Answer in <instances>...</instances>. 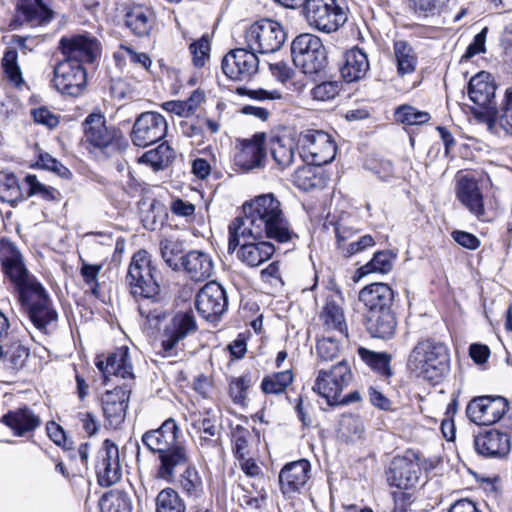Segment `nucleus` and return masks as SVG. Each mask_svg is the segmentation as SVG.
I'll return each instance as SVG.
<instances>
[{
	"mask_svg": "<svg viewBox=\"0 0 512 512\" xmlns=\"http://www.w3.org/2000/svg\"><path fill=\"white\" fill-rule=\"evenodd\" d=\"M232 247L238 236H265L279 243L296 237L285 217L280 201L273 194H263L243 205V215L231 221Z\"/></svg>",
	"mask_w": 512,
	"mask_h": 512,
	"instance_id": "1",
	"label": "nucleus"
},
{
	"mask_svg": "<svg viewBox=\"0 0 512 512\" xmlns=\"http://www.w3.org/2000/svg\"><path fill=\"white\" fill-rule=\"evenodd\" d=\"M180 430L173 418L166 419L160 427L146 431L141 438L143 445L152 453L158 454L159 478L173 481L176 469L186 466L189 456L185 446L179 442Z\"/></svg>",
	"mask_w": 512,
	"mask_h": 512,
	"instance_id": "2",
	"label": "nucleus"
},
{
	"mask_svg": "<svg viewBox=\"0 0 512 512\" xmlns=\"http://www.w3.org/2000/svg\"><path fill=\"white\" fill-rule=\"evenodd\" d=\"M448 368L447 347L432 338L418 341L407 359V369L411 374L432 383H438Z\"/></svg>",
	"mask_w": 512,
	"mask_h": 512,
	"instance_id": "3",
	"label": "nucleus"
},
{
	"mask_svg": "<svg viewBox=\"0 0 512 512\" xmlns=\"http://www.w3.org/2000/svg\"><path fill=\"white\" fill-rule=\"evenodd\" d=\"M0 263L4 275L12 283L18 300L43 287L38 280L29 273L22 254L14 243L9 240H0Z\"/></svg>",
	"mask_w": 512,
	"mask_h": 512,
	"instance_id": "4",
	"label": "nucleus"
},
{
	"mask_svg": "<svg viewBox=\"0 0 512 512\" xmlns=\"http://www.w3.org/2000/svg\"><path fill=\"white\" fill-rule=\"evenodd\" d=\"M125 282L130 294L137 300L161 291L157 268L146 250H139L133 254Z\"/></svg>",
	"mask_w": 512,
	"mask_h": 512,
	"instance_id": "5",
	"label": "nucleus"
},
{
	"mask_svg": "<svg viewBox=\"0 0 512 512\" xmlns=\"http://www.w3.org/2000/svg\"><path fill=\"white\" fill-rule=\"evenodd\" d=\"M291 56L294 65L305 74H316L326 67V49L321 38L312 33H302L293 39Z\"/></svg>",
	"mask_w": 512,
	"mask_h": 512,
	"instance_id": "6",
	"label": "nucleus"
},
{
	"mask_svg": "<svg viewBox=\"0 0 512 512\" xmlns=\"http://www.w3.org/2000/svg\"><path fill=\"white\" fill-rule=\"evenodd\" d=\"M303 15L310 27L324 33L337 31L348 19L347 9L338 0H306Z\"/></svg>",
	"mask_w": 512,
	"mask_h": 512,
	"instance_id": "7",
	"label": "nucleus"
},
{
	"mask_svg": "<svg viewBox=\"0 0 512 512\" xmlns=\"http://www.w3.org/2000/svg\"><path fill=\"white\" fill-rule=\"evenodd\" d=\"M496 83L493 76L481 71L474 75L468 83L467 92L469 99L474 103L472 113L478 119H484L487 123L498 114L496 101Z\"/></svg>",
	"mask_w": 512,
	"mask_h": 512,
	"instance_id": "8",
	"label": "nucleus"
},
{
	"mask_svg": "<svg viewBox=\"0 0 512 512\" xmlns=\"http://www.w3.org/2000/svg\"><path fill=\"white\" fill-rule=\"evenodd\" d=\"M286 40L283 26L271 19L253 23L245 32L247 47L255 54H268L278 51Z\"/></svg>",
	"mask_w": 512,
	"mask_h": 512,
	"instance_id": "9",
	"label": "nucleus"
},
{
	"mask_svg": "<svg viewBox=\"0 0 512 512\" xmlns=\"http://www.w3.org/2000/svg\"><path fill=\"white\" fill-rule=\"evenodd\" d=\"M351 380V369L347 361L342 360L329 370L318 371L313 391L325 398L328 405L334 406L339 401L343 389L349 385Z\"/></svg>",
	"mask_w": 512,
	"mask_h": 512,
	"instance_id": "10",
	"label": "nucleus"
},
{
	"mask_svg": "<svg viewBox=\"0 0 512 512\" xmlns=\"http://www.w3.org/2000/svg\"><path fill=\"white\" fill-rule=\"evenodd\" d=\"M197 322L192 311H178L172 315L161 332L160 351L163 357L176 356L177 345L197 331Z\"/></svg>",
	"mask_w": 512,
	"mask_h": 512,
	"instance_id": "11",
	"label": "nucleus"
},
{
	"mask_svg": "<svg viewBox=\"0 0 512 512\" xmlns=\"http://www.w3.org/2000/svg\"><path fill=\"white\" fill-rule=\"evenodd\" d=\"M19 301L26 310L31 323L40 333L49 334L56 327L58 314L52 307L51 300L44 287L30 293L27 298H21Z\"/></svg>",
	"mask_w": 512,
	"mask_h": 512,
	"instance_id": "12",
	"label": "nucleus"
},
{
	"mask_svg": "<svg viewBox=\"0 0 512 512\" xmlns=\"http://www.w3.org/2000/svg\"><path fill=\"white\" fill-rule=\"evenodd\" d=\"M228 234V253L232 254L237 250V258L249 267L261 265L269 260L275 252L274 245L263 240L265 236H238L237 245L232 247V233L229 229Z\"/></svg>",
	"mask_w": 512,
	"mask_h": 512,
	"instance_id": "13",
	"label": "nucleus"
},
{
	"mask_svg": "<svg viewBox=\"0 0 512 512\" xmlns=\"http://www.w3.org/2000/svg\"><path fill=\"white\" fill-rule=\"evenodd\" d=\"M168 124L158 112L141 113L135 120L130 139L135 146L147 147L161 141L167 134Z\"/></svg>",
	"mask_w": 512,
	"mask_h": 512,
	"instance_id": "14",
	"label": "nucleus"
},
{
	"mask_svg": "<svg viewBox=\"0 0 512 512\" xmlns=\"http://www.w3.org/2000/svg\"><path fill=\"white\" fill-rule=\"evenodd\" d=\"M59 49L64 60L82 66L93 63L101 53L100 42L89 34L63 36L59 41Z\"/></svg>",
	"mask_w": 512,
	"mask_h": 512,
	"instance_id": "15",
	"label": "nucleus"
},
{
	"mask_svg": "<svg viewBox=\"0 0 512 512\" xmlns=\"http://www.w3.org/2000/svg\"><path fill=\"white\" fill-rule=\"evenodd\" d=\"M223 73L233 81H249L258 72L259 59L248 47L230 50L222 59Z\"/></svg>",
	"mask_w": 512,
	"mask_h": 512,
	"instance_id": "16",
	"label": "nucleus"
},
{
	"mask_svg": "<svg viewBox=\"0 0 512 512\" xmlns=\"http://www.w3.org/2000/svg\"><path fill=\"white\" fill-rule=\"evenodd\" d=\"M508 410V401L502 396H478L466 407L467 417L477 425H492Z\"/></svg>",
	"mask_w": 512,
	"mask_h": 512,
	"instance_id": "17",
	"label": "nucleus"
},
{
	"mask_svg": "<svg viewBox=\"0 0 512 512\" xmlns=\"http://www.w3.org/2000/svg\"><path fill=\"white\" fill-rule=\"evenodd\" d=\"M195 306L202 318L218 321L228 306L225 289L215 281L206 283L196 295Z\"/></svg>",
	"mask_w": 512,
	"mask_h": 512,
	"instance_id": "18",
	"label": "nucleus"
},
{
	"mask_svg": "<svg viewBox=\"0 0 512 512\" xmlns=\"http://www.w3.org/2000/svg\"><path fill=\"white\" fill-rule=\"evenodd\" d=\"M53 72L54 87L62 94L76 97L86 87L87 72L80 63L63 59L54 67Z\"/></svg>",
	"mask_w": 512,
	"mask_h": 512,
	"instance_id": "19",
	"label": "nucleus"
},
{
	"mask_svg": "<svg viewBox=\"0 0 512 512\" xmlns=\"http://www.w3.org/2000/svg\"><path fill=\"white\" fill-rule=\"evenodd\" d=\"M54 18V12L44 0H17L15 16L10 23L12 29L28 25L39 27L47 25Z\"/></svg>",
	"mask_w": 512,
	"mask_h": 512,
	"instance_id": "20",
	"label": "nucleus"
},
{
	"mask_svg": "<svg viewBox=\"0 0 512 512\" xmlns=\"http://www.w3.org/2000/svg\"><path fill=\"white\" fill-rule=\"evenodd\" d=\"M483 180L473 177H461L456 186V195L460 203L478 220L488 221L482 194Z\"/></svg>",
	"mask_w": 512,
	"mask_h": 512,
	"instance_id": "21",
	"label": "nucleus"
},
{
	"mask_svg": "<svg viewBox=\"0 0 512 512\" xmlns=\"http://www.w3.org/2000/svg\"><path fill=\"white\" fill-rule=\"evenodd\" d=\"M302 147L317 166L330 163L336 155V145L331 136L322 130H308L301 135Z\"/></svg>",
	"mask_w": 512,
	"mask_h": 512,
	"instance_id": "22",
	"label": "nucleus"
},
{
	"mask_svg": "<svg viewBox=\"0 0 512 512\" xmlns=\"http://www.w3.org/2000/svg\"><path fill=\"white\" fill-rule=\"evenodd\" d=\"M266 135L256 133L251 139L241 141L240 148L234 156V163L242 171H251L264 167L266 158Z\"/></svg>",
	"mask_w": 512,
	"mask_h": 512,
	"instance_id": "23",
	"label": "nucleus"
},
{
	"mask_svg": "<svg viewBox=\"0 0 512 512\" xmlns=\"http://www.w3.org/2000/svg\"><path fill=\"white\" fill-rule=\"evenodd\" d=\"M96 473L99 484L104 487L115 484L121 478L118 446L109 439L103 442V446L98 453Z\"/></svg>",
	"mask_w": 512,
	"mask_h": 512,
	"instance_id": "24",
	"label": "nucleus"
},
{
	"mask_svg": "<svg viewBox=\"0 0 512 512\" xmlns=\"http://www.w3.org/2000/svg\"><path fill=\"white\" fill-rule=\"evenodd\" d=\"M129 398L130 389L126 385L115 387L103 394V415L109 427L117 429L124 422Z\"/></svg>",
	"mask_w": 512,
	"mask_h": 512,
	"instance_id": "25",
	"label": "nucleus"
},
{
	"mask_svg": "<svg viewBox=\"0 0 512 512\" xmlns=\"http://www.w3.org/2000/svg\"><path fill=\"white\" fill-rule=\"evenodd\" d=\"M0 422L17 437L31 435L41 425L40 417L26 405L8 410Z\"/></svg>",
	"mask_w": 512,
	"mask_h": 512,
	"instance_id": "26",
	"label": "nucleus"
},
{
	"mask_svg": "<svg viewBox=\"0 0 512 512\" xmlns=\"http://www.w3.org/2000/svg\"><path fill=\"white\" fill-rule=\"evenodd\" d=\"M311 465L308 460L300 459L286 464L279 473L281 492L289 496L300 492L310 478Z\"/></svg>",
	"mask_w": 512,
	"mask_h": 512,
	"instance_id": "27",
	"label": "nucleus"
},
{
	"mask_svg": "<svg viewBox=\"0 0 512 512\" xmlns=\"http://www.w3.org/2000/svg\"><path fill=\"white\" fill-rule=\"evenodd\" d=\"M395 298L394 290L386 283L375 282L363 287L358 295L366 313L391 310Z\"/></svg>",
	"mask_w": 512,
	"mask_h": 512,
	"instance_id": "28",
	"label": "nucleus"
},
{
	"mask_svg": "<svg viewBox=\"0 0 512 512\" xmlns=\"http://www.w3.org/2000/svg\"><path fill=\"white\" fill-rule=\"evenodd\" d=\"M385 474L390 486L408 490L418 482L420 467L407 458H394Z\"/></svg>",
	"mask_w": 512,
	"mask_h": 512,
	"instance_id": "29",
	"label": "nucleus"
},
{
	"mask_svg": "<svg viewBox=\"0 0 512 512\" xmlns=\"http://www.w3.org/2000/svg\"><path fill=\"white\" fill-rule=\"evenodd\" d=\"M137 302L138 312L144 324L150 329H158L169 313L168 300L165 295L160 291L155 295L140 298Z\"/></svg>",
	"mask_w": 512,
	"mask_h": 512,
	"instance_id": "30",
	"label": "nucleus"
},
{
	"mask_svg": "<svg viewBox=\"0 0 512 512\" xmlns=\"http://www.w3.org/2000/svg\"><path fill=\"white\" fill-rule=\"evenodd\" d=\"M84 135L86 141L96 148H106L116 138L118 130L107 127L105 117L92 113L87 116L84 123Z\"/></svg>",
	"mask_w": 512,
	"mask_h": 512,
	"instance_id": "31",
	"label": "nucleus"
},
{
	"mask_svg": "<svg viewBox=\"0 0 512 512\" xmlns=\"http://www.w3.org/2000/svg\"><path fill=\"white\" fill-rule=\"evenodd\" d=\"M95 364L105 379L109 375L119 376L124 379L133 377V367L127 347L116 349L106 357L105 361L98 357Z\"/></svg>",
	"mask_w": 512,
	"mask_h": 512,
	"instance_id": "32",
	"label": "nucleus"
},
{
	"mask_svg": "<svg viewBox=\"0 0 512 512\" xmlns=\"http://www.w3.org/2000/svg\"><path fill=\"white\" fill-rule=\"evenodd\" d=\"M474 446L477 453L482 456L503 457L510 451V438L506 433L489 430L475 437Z\"/></svg>",
	"mask_w": 512,
	"mask_h": 512,
	"instance_id": "33",
	"label": "nucleus"
},
{
	"mask_svg": "<svg viewBox=\"0 0 512 512\" xmlns=\"http://www.w3.org/2000/svg\"><path fill=\"white\" fill-rule=\"evenodd\" d=\"M184 272L194 281H204L213 274L214 265L211 257L202 251L192 250L181 256Z\"/></svg>",
	"mask_w": 512,
	"mask_h": 512,
	"instance_id": "34",
	"label": "nucleus"
},
{
	"mask_svg": "<svg viewBox=\"0 0 512 512\" xmlns=\"http://www.w3.org/2000/svg\"><path fill=\"white\" fill-rule=\"evenodd\" d=\"M321 326L326 332H336L344 338H348V326L344 310L336 299L327 297L319 314Z\"/></svg>",
	"mask_w": 512,
	"mask_h": 512,
	"instance_id": "35",
	"label": "nucleus"
},
{
	"mask_svg": "<svg viewBox=\"0 0 512 512\" xmlns=\"http://www.w3.org/2000/svg\"><path fill=\"white\" fill-rule=\"evenodd\" d=\"M369 67L366 53L358 47H353L344 53L340 73L347 83L357 82L365 77Z\"/></svg>",
	"mask_w": 512,
	"mask_h": 512,
	"instance_id": "36",
	"label": "nucleus"
},
{
	"mask_svg": "<svg viewBox=\"0 0 512 512\" xmlns=\"http://www.w3.org/2000/svg\"><path fill=\"white\" fill-rule=\"evenodd\" d=\"M366 328L368 333L379 339H391L397 328L395 312L391 310L366 313Z\"/></svg>",
	"mask_w": 512,
	"mask_h": 512,
	"instance_id": "37",
	"label": "nucleus"
},
{
	"mask_svg": "<svg viewBox=\"0 0 512 512\" xmlns=\"http://www.w3.org/2000/svg\"><path fill=\"white\" fill-rule=\"evenodd\" d=\"M125 26L137 37L149 36L154 25L153 12L143 5H133L126 8Z\"/></svg>",
	"mask_w": 512,
	"mask_h": 512,
	"instance_id": "38",
	"label": "nucleus"
},
{
	"mask_svg": "<svg viewBox=\"0 0 512 512\" xmlns=\"http://www.w3.org/2000/svg\"><path fill=\"white\" fill-rule=\"evenodd\" d=\"M271 156L277 165L284 169L289 167L295 156V144L288 136H272L269 141Z\"/></svg>",
	"mask_w": 512,
	"mask_h": 512,
	"instance_id": "39",
	"label": "nucleus"
},
{
	"mask_svg": "<svg viewBox=\"0 0 512 512\" xmlns=\"http://www.w3.org/2000/svg\"><path fill=\"white\" fill-rule=\"evenodd\" d=\"M393 50L398 75L413 73L417 67V55L412 46L403 40L395 41Z\"/></svg>",
	"mask_w": 512,
	"mask_h": 512,
	"instance_id": "40",
	"label": "nucleus"
},
{
	"mask_svg": "<svg viewBox=\"0 0 512 512\" xmlns=\"http://www.w3.org/2000/svg\"><path fill=\"white\" fill-rule=\"evenodd\" d=\"M193 428L199 433L201 449L214 448L219 443L220 425L213 418L204 417L193 422Z\"/></svg>",
	"mask_w": 512,
	"mask_h": 512,
	"instance_id": "41",
	"label": "nucleus"
},
{
	"mask_svg": "<svg viewBox=\"0 0 512 512\" xmlns=\"http://www.w3.org/2000/svg\"><path fill=\"white\" fill-rule=\"evenodd\" d=\"M294 375L292 370L287 369L266 375L261 382V390L264 394L280 395L285 393L288 386L292 384Z\"/></svg>",
	"mask_w": 512,
	"mask_h": 512,
	"instance_id": "42",
	"label": "nucleus"
},
{
	"mask_svg": "<svg viewBox=\"0 0 512 512\" xmlns=\"http://www.w3.org/2000/svg\"><path fill=\"white\" fill-rule=\"evenodd\" d=\"M357 353L360 359L372 370L385 377L391 376V357L387 353L371 351L364 347H359Z\"/></svg>",
	"mask_w": 512,
	"mask_h": 512,
	"instance_id": "43",
	"label": "nucleus"
},
{
	"mask_svg": "<svg viewBox=\"0 0 512 512\" xmlns=\"http://www.w3.org/2000/svg\"><path fill=\"white\" fill-rule=\"evenodd\" d=\"M319 167L315 164L299 167L293 174V183L301 190L309 191L319 187L323 178L319 175Z\"/></svg>",
	"mask_w": 512,
	"mask_h": 512,
	"instance_id": "44",
	"label": "nucleus"
},
{
	"mask_svg": "<svg viewBox=\"0 0 512 512\" xmlns=\"http://www.w3.org/2000/svg\"><path fill=\"white\" fill-rule=\"evenodd\" d=\"M25 199V193L14 174H6L0 178V200L15 206Z\"/></svg>",
	"mask_w": 512,
	"mask_h": 512,
	"instance_id": "45",
	"label": "nucleus"
},
{
	"mask_svg": "<svg viewBox=\"0 0 512 512\" xmlns=\"http://www.w3.org/2000/svg\"><path fill=\"white\" fill-rule=\"evenodd\" d=\"M99 507L101 512H132L131 500L123 491L104 494L99 501Z\"/></svg>",
	"mask_w": 512,
	"mask_h": 512,
	"instance_id": "46",
	"label": "nucleus"
},
{
	"mask_svg": "<svg viewBox=\"0 0 512 512\" xmlns=\"http://www.w3.org/2000/svg\"><path fill=\"white\" fill-rule=\"evenodd\" d=\"M249 487L241 486V494L238 496V503L243 508L260 509L267 499L264 486L259 482L251 483Z\"/></svg>",
	"mask_w": 512,
	"mask_h": 512,
	"instance_id": "47",
	"label": "nucleus"
},
{
	"mask_svg": "<svg viewBox=\"0 0 512 512\" xmlns=\"http://www.w3.org/2000/svg\"><path fill=\"white\" fill-rule=\"evenodd\" d=\"M394 258L395 254L389 250L378 251L368 263L360 268V272L363 275L375 272L386 274L391 271Z\"/></svg>",
	"mask_w": 512,
	"mask_h": 512,
	"instance_id": "48",
	"label": "nucleus"
},
{
	"mask_svg": "<svg viewBox=\"0 0 512 512\" xmlns=\"http://www.w3.org/2000/svg\"><path fill=\"white\" fill-rule=\"evenodd\" d=\"M156 512H184L185 505L172 488L160 491L155 499Z\"/></svg>",
	"mask_w": 512,
	"mask_h": 512,
	"instance_id": "49",
	"label": "nucleus"
},
{
	"mask_svg": "<svg viewBox=\"0 0 512 512\" xmlns=\"http://www.w3.org/2000/svg\"><path fill=\"white\" fill-rule=\"evenodd\" d=\"M173 150L166 143H161L154 149L145 152L140 160L155 169H162L173 159Z\"/></svg>",
	"mask_w": 512,
	"mask_h": 512,
	"instance_id": "50",
	"label": "nucleus"
},
{
	"mask_svg": "<svg viewBox=\"0 0 512 512\" xmlns=\"http://www.w3.org/2000/svg\"><path fill=\"white\" fill-rule=\"evenodd\" d=\"M498 123L505 133L512 136V89H506L498 114L491 118L489 124Z\"/></svg>",
	"mask_w": 512,
	"mask_h": 512,
	"instance_id": "51",
	"label": "nucleus"
},
{
	"mask_svg": "<svg viewBox=\"0 0 512 512\" xmlns=\"http://www.w3.org/2000/svg\"><path fill=\"white\" fill-rule=\"evenodd\" d=\"M160 252L164 262L174 271L180 270L182 245L171 239L160 241Z\"/></svg>",
	"mask_w": 512,
	"mask_h": 512,
	"instance_id": "52",
	"label": "nucleus"
},
{
	"mask_svg": "<svg viewBox=\"0 0 512 512\" xmlns=\"http://www.w3.org/2000/svg\"><path fill=\"white\" fill-rule=\"evenodd\" d=\"M24 181L27 186L25 199L37 195L43 200L52 201L55 200L59 194L53 187L40 183L35 175L28 174L24 178Z\"/></svg>",
	"mask_w": 512,
	"mask_h": 512,
	"instance_id": "53",
	"label": "nucleus"
},
{
	"mask_svg": "<svg viewBox=\"0 0 512 512\" xmlns=\"http://www.w3.org/2000/svg\"><path fill=\"white\" fill-rule=\"evenodd\" d=\"M397 121L406 125H422L430 120V114L410 105H402L395 111Z\"/></svg>",
	"mask_w": 512,
	"mask_h": 512,
	"instance_id": "54",
	"label": "nucleus"
},
{
	"mask_svg": "<svg viewBox=\"0 0 512 512\" xmlns=\"http://www.w3.org/2000/svg\"><path fill=\"white\" fill-rule=\"evenodd\" d=\"M364 431L361 418L355 415H343L339 422V433L347 441L359 439Z\"/></svg>",
	"mask_w": 512,
	"mask_h": 512,
	"instance_id": "55",
	"label": "nucleus"
},
{
	"mask_svg": "<svg viewBox=\"0 0 512 512\" xmlns=\"http://www.w3.org/2000/svg\"><path fill=\"white\" fill-rule=\"evenodd\" d=\"M180 485L189 495H198L202 491V479L193 466H187L180 476Z\"/></svg>",
	"mask_w": 512,
	"mask_h": 512,
	"instance_id": "56",
	"label": "nucleus"
},
{
	"mask_svg": "<svg viewBox=\"0 0 512 512\" xmlns=\"http://www.w3.org/2000/svg\"><path fill=\"white\" fill-rule=\"evenodd\" d=\"M316 351L320 360L331 361L339 355V340L332 336L322 337L317 341Z\"/></svg>",
	"mask_w": 512,
	"mask_h": 512,
	"instance_id": "57",
	"label": "nucleus"
},
{
	"mask_svg": "<svg viewBox=\"0 0 512 512\" xmlns=\"http://www.w3.org/2000/svg\"><path fill=\"white\" fill-rule=\"evenodd\" d=\"M416 13L425 17L439 15L448 5L449 0H410Z\"/></svg>",
	"mask_w": 512,
	"mask_h": 512,
	"instance_id": "58",
	"label": "nucleus"
},
{
	"mask_svg": "<svg viewBox=\"0 0 512 512\" xmlns=\"http://www.w3.org/2000/svg\"><path fill=\"white\" fill-rule=\"evenodd\" d=\"M342 89L340 81H324L311 90L313 99L329 101L334 99Z\"/></svg>",
	"mask_w": 512,
	"mask_h": 512,
	"instance_id": "59",
	"label": "nucleus"
},
{
	"mask_svg": "<svg viewBox=\"0 0 512 512\" xmlns=\"http://www.w3.org/2000/svg\"><path fill=\"white\" fill-rule=\"evenodd\" d=\"M250 386L251 377L249 375L234 378L230 382L229 393L235 404H244L247 398V390Z\"/></svg>",
	"mask_w": 512,
	"mask_h": 512,
	"instance_id": "60",
	"label": "nucleus"
},
{
	"mask_svg": "<svg viewBox=\"0 0 512 512\" xmlns=\"http://www.w3.org/2000/svg\"><path fill=\"white\" fill-rule=\"evenodd\" d=\"M193 64L196 67H203L209 58L210 42L206 36L201 37L198 41L193 42L190 47Z\"/></svg>",
	"mask_w": 512,
	"mask_h": 512,
	"instance_id": "61",
	"label": "nucleus"
},
{
	"mask_svg": "<svg viewBox=\"0 0 512 512\" xmlns=\"http://www.w3.org/2000/svg\"><path fill=\"white\" fill-rule=\"evenodd\" d=\"M375 245V240L371 235H364L356 241L343 244L338 249L345 257H351L357 253L364 251L365 249Z\"/></svg>",
	"mask_w": 512,
	"mask_h": 512,
	"instance_id": "62",
	"label": "nucleus"
},
{
	"mask_svg": "<svg viewBox=\"0 0 512 512\" xmlns=\"http://www.w3.org/2000/svg\"><path fill=\"white\" fill-rule=\"evenodd\" d=\"M37 164L43 169L52 171L62 178H68L71 175L68 168L48 153L40 154Z\"/></svg>",
	"mask_w": 512,
	"mask_h": 512,
	"instance_id": "63",
	"label": "nucleus"
},
{
	"mask_svg": "<svg viewBox=\"0 0 512 512\" xmlns=\"http://www.w3.org/2000/svg\"><path fill=\"white\" fill-rule=\"evenodd\" d=\"M18 54L14 49H9L4 53L2 64L8 77L12 81H16L21 78L20 68L17 64Z\"/></svg>",
	"mask_w": 512,
	"mask_h": 512,
	"instance_id": "64",
	"label": "nucleus"
}]
</instances>
